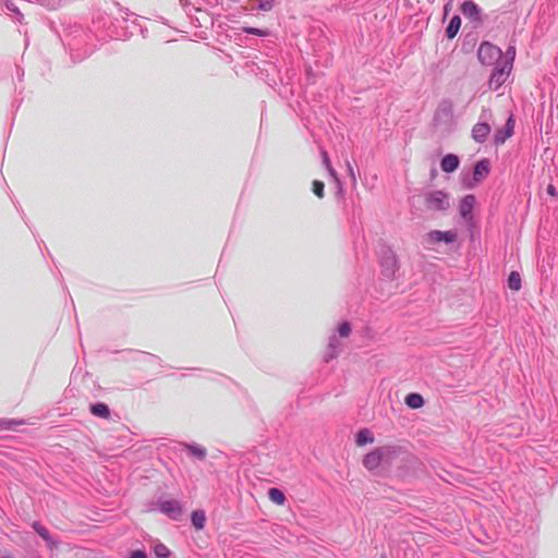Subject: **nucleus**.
I'll use <instances>...</instances> for the list:
<instances>
[{
    "label": "nucleus",
    "mask_w": 558,
    "mask_h": 558,
    "mask_svg": "<svg viewBox=\"0 0 558 558\" xmlns=\"http://www.w3.org/2000/svg\"><path fill=\"white\" fill-rule=\"evenodd\" d=\"M441 234H442V231L433 230L427 233L428 241L432 243H439V242H441Z\"/></svg>",
    "instance_id": "7c9ffc66"
},
{
    "label": "nucleus",
    "mask_w": 558,
    "mask_h": 558,
    "mask_svg": "<svg viewBox=\"0 0 558 558\" xmlns=\"http://www.w3.org/2000/svg\"><path fill=\"white\" fill-rule=\"evenodd\" d=\"M154 553L157 558H172L171 550L162 543L155 546Z\"/></svg>",
    "instance_id": "a878e982"
},
{
    "label": "nucleus",
    "mask_w": 558,
    "mask_h": 558,
    "mask_svg": "<svg viewBox=\"0 0 558 558\" xmlns=\"http://www.w3.org/2000/svg\"><path fill=\"white\" fill-rule=\"evenodd\" d=\"M191 521L195 529H197V530L204 529L205 522H206L205 512L202 510L193 511L192 515H191Z\"/></svg>",
    "instance_id": "5701e85b"
},
{
    "label": "nucleus",
    "mask_w": 558,
    "mask_h": 558,
    "mask_svg": "<svg viewBox=\"0 0 558 558\" xmlns=\"http://www.w3.org/2000/svg\"><path fill=\"white\" fill-rule=\"evenodd\" d=\"M490 125L487 122H477L472 129V138L476 143H485L490 133Z\"/></svg>",
    "instance_id": "f8f14e48"
},
{
    "label": "nucleus",
    "mask_w": 558,
    "mask_h": 558,
    "mask_svg": "<svg viewBox=\"0 0 558 558\" xmlns=\"http://www.w3.org/2000/svg\"><path fill=\"white\" fill-rule=\"evenodd\" d=\"M477 58L483 65H497L502 59V51L499 47L484 41L477 50Z\"/></svg>",
    "instance_id": "20e7f679"
},
{
    "label": "nucleus",
    "mask_w": 558,
    "mask_h": 558,
    "mask_svg": "<svg viewBox=\"0 0 558 558\" xmlns=\"http://www.w3.org/2000/svg\"><path fill=\"white\" fill-rule=\"evenodd\" d=\"M381 464H383V462H381L380 456L378 453V448H375L374 450H372L371 452L365 454V457L363 459V465L368 471H374V470L378 469Z\"/></svg>",
    "instance_id": "2eb2a0df"
},
{
    "label": "nucleus",
    "mask_w": 558,
    "mask_h": 558,
    "mask_svg": "<svg viewBox=\"0 0 558 558\" xmlns=\"http://www.w3.org/2000/svg\"><path fill=\"white\" fill-rule=\"evenodd\" d=\"M158 510L172 520H179L183 513L182 505L177 499H162L157 501Z\"/></svg>",
    "instance_id": "423d86ee"
},
{
    "label": "nucleus",
    "mask_w": 558,
    "mask_h": 558,
    "mask_svg": "<svg viewBox=\"0 0 558 558\" xmlns=\"http://www.w3.org/2000/svg\"><path fill=\"white\" fill-rule=\"evenodd\" d=\"M511 69L510 61H500L497 63L489 76V88L492 90H498V88L506 82Z\"/></svg>",
    "instance_id": "39448f33"
},
{
    "label": "nucleus",
    "mask_w": 558,
    "mask_h": 558,
    "mask_svg": "<svg viewBox=\"0 0 558 558\" xmlns=\"http://www.w3.org/2000/svg\"><path fill=\"white\" fill-rule=\"evenodd\" d=\"M1 558H12L10 555L2 556Z\"/></svg>",
    "instance_id": "ea45409f"
},
{
    "label": "nucleus",
    "mask_w": 558,
    "mask_h": 558,
    "mask_svg": "<svg viewBox=\"0 0 558 558\" xmlns=\"http://www.w3.org/2000/svg\"><path fill=\"white\" fill-rule=\"evenodd\" d=\"M405 404L411 409H420L424 404V399L420 393L411 392L405 397Z\"/></svg>",
    "instance_id": "4be33fe9"
},
{
    "label": "nucleus",
    "mask_w": 558,
    "mask_h": 558,
    "mask_svg": "<svg viewBox=\"0 0 558 558\" xmlns=\"http://www.w3.org/2000/svg\"><path fill=\"white\" fill-rule=\"evenodd\" d=\"M374 441V436L372 432L367 428L360 429L356 434L355 442L357 446H364L366 444H372Z\"/></svg>",
    "instance_id": "412c9836"
},
{
    "label": "nucleus",
    "mask_w": 558,
    "mask_h": 558,
    "mask_svg": "<svg viewBox=\"0 0 558 558\" xmlns=\"http://www.w3.org/2000/svg\"><path fill=\"white\" fill-rule=\"evenodd\" d=\"M184 447L186 448L190 456L196 458L199 461H203L206 459L207 450L206 448L197 445V444H184Z\"/></svg>",
    "instance_id": "f3484780"
},
{
    "label": "nucleus",
    "mask_w": 558,
    "mask_h": 558,
    "mask_svg": "<svg viewBox=\"0 0 558 558\" xmlns=\"http://www.w3.org/2000/svg\"><path fill=\"white\" fill-rule=\"evenodd\" d=\"M90 412L93 415L101 418H108L110 416L109 407L102 402L90 404Z\"/></svg>",
    "instance_id": "6ab92c4d"
},
{
    "label": "nucleus",
    "mask_w": 558,
    "mask_h": 558,
    "mask_svg": "<svg viewBox=\"0 0 558 558\" xmlns=\"http://www.w3.org/2000/svg\"><path fill=\"white\" fill-rule=\"evenodd\" d=\"M514 56H515L514 47H509L507 49L506 53L505 54L502 53V59L500 61H510L511 65H512L513 64V60H514Z\"/></svg>",
    "instance_id": "f704fd0d"
},
{
    "label": "nucleus",
    "mask_w": 558,
    "mask_h": 558,
    "mask_svg": "<svg viewBox=\"0 0 558 558\" xmlns=\"http://www.w3.org/2000/svg\"><path fill=\"white\" fill-rule=\"evenodd\" d=\"M4 5L8 11H10L16 15V20L19 22H22L23 14L21 13V11L19 10V8L15 5V3L13 1L7 0L4 2Z\"/></svg>",
    "instance_id": "cd10ccee"
},
{
    "label": "nucleus",
    "mask_w": 558,
    "mask_h": 558,
    "mask_svg": "<svg viewBox=\"0 0 558 558\" xmlns=\"http://www.w3.org/2000/svg\"><path fill=\"white\" fill-rule=\"evenodd\" d=\"M453 104L450 99H442L434 113V123L436 126L450 128L453 123Z\"/></svg>",
    "instance_id": "7ed1b4c3"
},
{
    "label": "nucleus",
    "mask_w": 558,
    "mask_h": 558,
    "mask_svg": "<svg viewBox=\"0 0 558 558\" xmlns=\"http://www.w3.org/2000/svg\"><path fill=\"white\" fill-rule=\"evenodd\" d=\"M340 350H341L340 340L338 339L337 335H331L329 337L328 345H327L326 352L324 354V361L328 363L329 361L333 360L335 357H337L339 355Z\"/></svg>",
    "instance_id": "ddd939ff"
},
{
    "label": "nucleus",
    "mask_w": 558,
    "mask_h": 558,
    "mask_svg": "<svg viewBox=\"0 0 558 558\" xmlns=\"http://www.w3.org/2000/svg\"><path fill=\"white\" fill-rule=\"evenodd\" d=\"M379 264L384 278L388 280L396 278V272L399 270L400 264L391 247L381 248L379 253Z\"/></svg>",
    "instance_id": "f257e3e1"
},
{
    "label": "nucleus",
    "mask_w": 558,
    "mask_h": 558,
    "mask_svg": "<svg viewBox=\"0 0 558 558\" xmlns=\"http://www.w3.org/2000/svg\"><path fill=\"white\" fill-rule=\"evenodd\" d=\"M324 189H325V184L322 181L315 180L313 182V193L317 197H319V198L324 197Z\"/></svg>",
    "instance_id": "c85d7f7f"
},
{
    "label": "nucleus",
    "mask_w": 558,
    "mask_h": 558,
    "mask_svg": "<svg viewBox=\"0 0 558 558\" xmlns=\"http://www.w3.org/2000/svg\"><path fill=\"white\" fill-rule=\"evenodd\" d=\"M460 9L464 17L470 20L472 23H475L476 25L482 24V9L474 1H463Z\"/></svg>",
    "instance_id": "0eeeda50"
},
{
    "label": "nucleus",
    "mask_w": 558,
    "mask_h": 558,
    "mask_svg": "<svg viewBox=\"0 0 558 558\" xmlns=\"http://www.w3.org/2000/svg\"><path fill=\"white\" fill-rule=\"evenodd\" d=\"M377 448L383 462L381 465H391L403 451L401 446L396 445H386Z\"/></svg>",
    "instance_id": "6e6552de"
},
{
    "label": "nucleus",
    "mask_w": 558,
    "mask_h": 558,
    "mask_svg": "<svg viewBox=\"0 0 558 558\" xmlns=\"http://www.w3.org/2000/svg\"><path fill=\"white\" fill-rule=\"evenodd\" d=\"M322 155H323V163L325 165V167H326L328 173L330 174V177L337 183L339 192H341L342 191L341 182H340V180L338 178V174H337L336 170L331 166V162H330V159L328 157V154L326 151H323Z\"/></svg>",
    "instance_id": "aec40b11"
},
{
    "label": "nucleus",
    "mask_w": 558,
    "mask_h": 558,
    "mask_svg": "<svg viewBox=\"0 0 558 558\" xmlns=\"http://www.w3.org/2000/svg\"><path fill=\"white\" fill-rule=\"evenodd\" d=\"M490 172V162L488 159L483 158L474 165L473 180L475 183L483 181Z\"/></svg>",
    "instance_id": "9b49d317"
},
{
    "label": "nucleus",
    "mask_w": 558,
    "mask_h": 558,
    "mask_svg": "<svg viewBox=\"0 0 558 558\" xmlns=\"http://www.w3.org/2000/svg\"><path fill=\"white\" fill-rule=\"evenodd\" d=\"M423 198L426 208L432 211H446L450 206L448 193L441 190L426 192Z\"/></svg>",
    "instance_id": "f03ea898"
},
{
    "label": "nucleus",
    "mask_w": 558,
    "mask_h": 558,
    "mask_svg": "<svg viewBox=\"0 0 558 558\" xmlns=\"http://www.w3.org/2000/svg\"><path fill=\"white\" fill-rule=\"evenodd\" d=\"M444 9H445V13H447L449 11V3H447Z\"/></svg>",
    "instance_id": "58836bf2"
},
{
    "label": "nucleus",
    "mask_w": 558,
    "mask_h": 558,
    "mask_svg": "<svg viewBox=\"0 0 558 558\" xmlns=\"http://www.w3.org/2000/svg\"><path fill=\"white\" fill-rule=\"evenodd\" d=\"M32 527L34 529V531L45 541L46 543V546L50 549V550H53L56 548H58L59 546V541L56 539L51 534L50 532L38 521H34L33 524H32Z\"/></svg>",
    "instance_id": "9d476101"
},
{
    "label": "nucleus",
    "mask_w": 558,
    "mask_h": 558,
    "mask_svg": "<svg viewBox=\"0 0 558 558\" xmlns=\"http://www.w3.org/2000/svg\"><path fill=\"white\" fill-rule=\"evenodd\" d=\"M347 166H348V172H349L350 177L352 178L353 181H355V174H354L353 167L350 165V162H347Z\"/></svg>",
    "instance_id": "e433bc0d"
},
{
    "label": "nucleus",
    "mask_w": 558,
    "mask_h": 558,
    "mask_svg": "<svg viewBox=\"0 0 558 558\" xmlns=\"http://www.w3.org/2000/svg\"><path fill=\"white\" fill-rule=\"evenodd\" d=\"M274 7V0H259L257 9L260 11H270Z\"/></svg>",
    "instance_id": "72a5a7b5"
},
{
    "label": "nucleus",
    "mask_w": 558,
    "mask_h": 558,
    "mask_svg": "<svg viewBox=\"0 0 558 558\" xmlns=\"http://www.w3.org/2000/svg\"><path fill=\"white\" fill-rule=\"evenodd\" d=\"M20 424H21V422H17L15 420H2L0 422V426L3 429H14Z\"/></svg>",
    "instance_id": "473e14b6"
},
{
    "label": "nucleus",
    "mask_w": 558,
    "mask_h": 558,
    "mask_svg": "<svg viewBox=\"0 0 558 558\" xmlns=\"http://www.w3.org/2000/svg\"><path fill=\"white\" fill-rule=\"evenodd\" d=\"M461 26V19L459 15H453L446 27V36L449 39H452L457 36Z\"/></svg>",
    "instance_id": "a211bd4d"
},
{
    "label": "nucleus",
    "mask_w": 558,
    "mask_h": 558,
    "mask_svg": "<svg viewBox=\"0 0 558 558\" xmlns=\"http://www.w3.org/2000/svg\"><path fill=\"white\" fill-rule=\"evenodd\" d=\"M130 558H148V557L144 550L137 549V550H133L131 553Z\"/></svg>",
    "instance_id": "c9c22d12"
},
{
    "label": "nucleus",
    "mask_w": 558,
    "mask_h": 558,
    "mask_svg": "<svg viewBox=\"0 0 558 558\" xmlns=\"http://www.w3.org/2000/svg\"><path fill=\"white\" fill-rule=\"evenodd\" d=\"M475 204H476V198L472 194L465 195L460 201L459 214L466 223L473 222V218H474L473 209H474Z\"/></svg>",
    "instance_id": "1a4fd4ad"
},
{
    "label": "nucleus",
    "mask_w": 558,
    "mask_h": 558,
    "mask_svg": "<svg viewBox=\"0 0 558 558\" xmlns=\"http://www.w3.org/2000/svg\"><path fill=\"white\" fill-rule=\"evenodd\" d=\"M512 133H513V119H512V117H510L507 120L505 128L496 131V133L494 135L495 144L498 145V144L505 143V141L507 138H509L512 135Z\"/></svg>",
    "instance_id": "4468645a"
},
{
    "label": "nucleus",
    "mask_w": 558,
    "mask_h": 558,
    "mask_svg": "<svg viewBox=\"0 0 558 558\" xmlns=\"http://www.w3.org/2000/svg\"><path fill=\"white\" fill-rule=\"evenodd\" d=\"M508 288L513 291H519L521 289V277L517 271H511L508 277Z\"/></svg>",
    "instance_id": "b1692460"
},
{
    "label": "nucleus",
    "mask_w": 558,
    "mask_h": 558,
    "mask_svg": "<svg viewBox=\"0 0 558 558\" xmlns=\"http://www.w3.org/2000/svg\"><path fill=\"white\" fill-rule=\"evenodd\" d=\"M547 193L550 194V195H556V189L554 185L549 184L547 186Z\"/></svg>",
    "instance_id": "4c0bfd02"
},
{
    "label": "nucleus",
    "mask_w": 558,
    "mask_h": 558,
    "mask_svg": "<svg viewBox=\"0 0 558 558\" xmlns=\"http://www.w3.org/2000/svg\"><path fill=\"white\" fill-rule=\"evenodd\" d=\"M350 332H351V326L348 322H343L338 327V333L340 337H349Z\"/></svg>",
    "instance_id": "2f4dec72"
},
{
    "label": "nucleus",
    "mask_w": 558,
    "mask_h": 558,
    "mask_svg": "<svg viewBox=\"0 0 558 558\" xmlns=\"http://www.w3.org/2000/svg\"><path fill=\"white\" fill-rule=\"evenodd\" d=\"M457 239V233L454 231H442L441 234V242L445 243H452Z\"/></svg>",
    "instance_id": "c756f323"
},
{
    "label": "nucleus",
    "mask_w": 558,
    "mask_h": 558,
    "mask_svg": "<svg viewBox=\"0 0 558 558\" xmlns=\"http://www.w3.org/2000/svg\"><path fill=\"white\" fill-rule=\"evenodd\" d=\"M460 165L459 157L453 154H447L440 160V168L444 172L451 173L458 169Z\"/></svg>",
    "instance_id": "dca6fc26"
},
{
    "label": "nucleus",
    "mask_w": 558,
    "mask_h": 558,
    "mask_svg": "<svg viewBox=\"0 0 558 558\" xmlns=\"http://www.w3.org/2000/svg\"><path fill=\"white\" fill-rule=\"evenodd\" d=\"M268 497L271 501H274L277 505H283L286 501L284 494L276 487H272L268 490Z\"/></svg>",
    "instance_id": "393cba45"
},
{
    "label": "nucleus",
    "mask_w": 558,
    "mask_h": 558,
    "mask_svg": "<svg viewBox=\"0 0 558 558\" xmlns=\"http://www.w3.org/2000/svg\"><path fill=\"white\" fill-rule=\"evenodd\" d=\"M243 33L248 35H255L259 37H267L270 35L268 29L256 28V27H243Z\"/></svg>",
    "instance_id": "bb28decb"
}]
</instances>
